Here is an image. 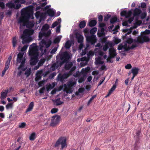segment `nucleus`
<instances>
[{
	"instance_id": "nucleus-64",
	"label": "nucleus",
	"mask_w": 150,
	"mask_h": 150,
	"mask_svg": "<svg viewBox=\"0 0 150 150\" xmlns=\"http://www.w3.org/2000/svg\"><path fill=\"white\" fill-rule=\"evenodd\" d=\"M50 5H48L46 6V7H45L44 10L46 11H47L48 9H50L49 8L50 7Z\"/></svg>"
},
{
	"instance_id": "nucleus-34",
	"label": "nucleus",
	"mask_w": 150,
	"mask_h": 150,
	"mask_svg": "<svg viewBox=\"0 0 150 150\" xmlns=\"http://www.w3.org/2000/svg\"><path fill=\"white\" fill-rule=\"evenodd\" d=\"M90 68L89 67H87L85 68H83L81 70V73L86 74H87L89 71Z\"/></svg>"
},
{
	"instance_id": "nucleus-63",
	"label": "nucleus",
	"mask_w": 150,
	"mask_h": 150,
	"mask_svg": "<svg viewBox=\"0 0 150 150\" xmlns=\"http://www.w3.org/2000/svg\"><path fill=\"white\" fill-rule=\"evenodd\" d=\"M103 17L102 15H100L98 17V20L99 21H101L103 20Z\"/></svg>"
},
{
	"instance_id": "nucleus-31",
	"label": "nucleus",
	"mask_w": 150,
	"mask_h": 150,
	"mask_svg": "<svg viewBox=\"0 0 150 150\" xmlns=\"http://www.w3.org/2000/svg\"><path fill=\"white\" fill-rule=\"evenodd\" d=\"M34 102H31L30 103V104L28 106V108L25 111V112H28L31 111L33 109V108L34 107Z\"/></svg>"
},
{
	"instance_id": "nucleus-55",
	"label": "nucleus",
	"mask_w": 150,
	"mask_h": 150,
	"mask_svg": "<svg viewBox=\"0 0 150 150\" xmlns=\"http://www.w3.org/2000/svg\"><path fill=\"white\" fill-rule=\"evenodd\" d=\"M85 80V77L84 76L80 78L78 82L79 83H81L82 82Z\"/></svg>"
},
{
	"instance_id": "nucleus-60",
	"label": "nucleus",
	"mask_w": 150,
	"mask_h": 150,
	"mask_svg": "<svg viewBox=\"0 0 150 150\" xmlns=\"http://www.w3.org/2000/svg\"><path fill=\"white\" fill-rule=\"evenodd\" d=\"M0 7H1V8L3 9L5 7L4 4L1 1H0Z\"/></svg>"
},
{
	"instance_id": "nucleus-48",
	"label": "nucleus",
	"mask_w": 150,
	"mask_h": 150,
	"mask_svg": "<svg viewBox=\"0 0 150 150\" xmlns=\"http://www.w3.org/2000/svg\"><path fill=\"white\" fill-rule=\"evenodd\" d=\"M58 110L56 108H53L52 109L51 111L52 113L53 114L57 112L58 111Z\"/></svg>"
},
{
	"instance_id": "nucleus-27",
	"label": "nucleus",
	"mask_w": 150,
	"mask_h": 150,
	"mask_svg": "<svg viewBox=\"0 0 150 150\" xmlns=\"http://www.w3.org/2000/svg\"><path fill=\"white\" fill-rule=\"evenodd\" d=\"M139 69L138 68L136 67L133 68L131 70V71H129V74L131 73L133 74V75L136 76L138 73Z\"/></svg>"
},
{
	"instance_id": "nucleus-44",
	"label": "nucleus",
	"mask_w": 150,
	"mask_h": 150,
	"mask_svg": "<svg viewBox=\"0 0 150 150\" xmlns=\"http://www.w3.org/2000/svg\"><path fill=\"white\" fill-rule=\"evenodd\" d=\"M97 30V28L94 27L91 29L90 30V33L91 34H93L96 33Z\"/></svg>"
},
{
	"instance_id": "nucleus-39",
	"label": "nucleus",
	"mask_w": 150,
	"mask_h": 150,
	"mask_svg": "<svg viewBox=\"0 0 150 150\" xmlns=\"http://www.w3.org/2000/svg\"><path fill=\"white\" fill-rule=\"evenodd\" d=\"M86 24L85 21H82L80 22L79 27L81 28H83L85 27Z\"/></svg>"
},
{
	"instance_id": "nucleus-28",
	"label": "nucleus",
	"mask_w": 150,
	"mask_h": 150,
	"mask_svg": "<svg viewBox=\"0 0 150 150\" xmlns=\"http://www.w3.org/2000/svg\"><path fill=\"white\" fill-rule=\"evenodd\" d=\"M11 58L12 57L11 56H10L8 57L7 61L6 62L5 67L4 69L7 70L8 69L9 67V66Z\"/></svg>"
},
{
	"instance_id": "nucleus-30",
	"label": "nucleus",
	"mask_w": 150,
	"mask_h": 150,
	"mask_svg": "<svg viewBox=\"0 0 150 150\" xmlns=\"http://www.w3.org/2000/svg\"><path fill=\"white\" fill-rule=\"evenodd\" d=\"M105 29L104 28H100V29H99L97 35L99 37L101 36L102 35L104 34L105 33Z\"/></svg>"
},
{
	"instance_id": "nucleus-38",
	"label": "nucleus",
	"mask_w": 150,
	"mask_h": 150,
	"mask_svg": "<svg viewBox=\"0 0 150 150\" xmlns=\"http://www.w3.org/2000/svg\"><path fill=\"white\" fill-rule=\"evenodd\" d=\"M30 73H31V69H30V68H28L26 70V71L24 73V74L25 75V76L27 77H28L30 75Z\"/></svg>"
},
{
	"instance_id": "nucleus-7",
	"label": "nucleus",
	"mask_w": 150,
	"mask_h": 150,
	"mask_svg": "<svg viewBox=\"0 0 150 150\" xmlns=\"http://www.w3.org/2000/svg\"><path fill=\"white\" fill-rule=\"evenodd\" d=\"M137 46L133 40L130 38L126 42L120 44L118 46V49L119 50L127 51L130 49L134 48Z\"/></svg>"
},
{
	"instance_id": "nucleus-29",
	"label": "nucleus",
	"mask_w": 150,
	"mask_h": 150,
	"mask_svg": "<svg viewBox=\"0 0 150 150\" xmlns=\"http://www.w3.org/2000/svg\"><path fill=\"white\" fill-rule=\"evenodd\" d=\"M61 22V19L60 18H58L57 20L53 23L51 26L52 28H54L57 25H60Z\"/></svg>"
},
{
	"instance_id": "nucleus-5",
	"label": "nucleus",
	"mask_w": 150,
	"mask_h": 150,
	"mask_svg": "<svg viewBox=\"0 0 150 150\" xmlns=\"http://www.w3.org/2000/svg\"><path fill=\"white\" fill-rule=\"evenodd\" d=\"M133 15L134 17H136L137 18L135 22L134 23V26L133 27V28H136L142 23L141 21L138 20V17H140L142 19L146 17V13L145 12L142 13L140 9L138 8H136L133 11ZM132 27H131L130 28L129 30L124 29L123 30V31L124 32H127V33L125 34V36L131 33L132 32L131 30L132 29Z\"/></svg>"
},
{
	"instance_id": "nucleus-9",
	"label": "nucleus",
	"mask_w": 150,
	"mask_h": 150,
	"mask_svg": "<svg viewBox=\"0 0 150 150\" xmlns=\"http://www.w3.org/2000/svg\"><path fill=\"white\" fill-rule=\"evenodd\" d=\"M76 37L78 42L81 43L79 47V52H81V50H83L82 52L81 53V56L84 55L86 54L87 48L89 47V45L86 44V47H84L83 44L82 43L83 40V37L79 33H76Z\"/></svg>"
},
{
	"instance_id": "nucleus-8",
	"label": "nucleus",
	"mask_w": 150,
	"mask_h": 150,
	"mask_svg": "<svg viewBox=\"0 0 150 150\" xmlns=\"http://www.w3.org/2000/svg\"><path fill=\"white\" fill-rule=\"evenodd\" d=\"M34 33V30L31 28L26 29L23 32V34L21 35L22 38V43L23 44H28L32 40L31 35Z\"/></svg>"
},
{
	"instance_id": "nucleus-17",
	"label": "nucleus",
	"mask_w": 150,
	"mask_h": 150,
	"mask_svg": "<svg viewBox=\"0 0 150 150\" xmlns=\"http://www.w3.org/2000/svg\"><path fill=\"white\" fill-rule=\"evenodd\" d=\"M67 139L65 137H63L59 138L55 144V146H58L61 145L62 149L66 148L67 146Z\"/></svg>"
},
{
	"instance_id": "nucleus-15",
	"label": "nucleus",
	"mask_w": 150,
	"mask_h": 150,
	"mask_svg": "<svg viewBox=\"0 0 150 150\" xmlns=\"http://www.w3.org/2000/svg\"><path fill=\"white\" fill-rule=\"evenodd\" d=\"M150 33V30H146L144 32L141 36L138 38L137 42L140 43H142L145 42L149 41V38L147 34Z\"/></svg>"
},
{
	"instance_id": "nucleus-12",
	"label": "nucleus",
	"mask_w": 150,
	"mask_h": 150,
	"mask_svg": "<svg viewBox=\"0 0 150 150\" xmlns=\"http://www.w3.org/2000/svg\"><path fill=\"white\" fill-rule=\"evenodd\" d=\"M97 50V49L96 48L95 50V55L98 56V57L95 59V64L97 65L103 64L104 62L103 57L104 59H106L107 58V56L105 55L103 56L104 54L103 52L101 51L97 52L96 51Z\"/></svg>"
},
{
	"instance_id": "nucleus-41",
	"label": "nucleus",
	"mask_w": 150,
	"mask_h": 150,
	"mask_svg": "<svg viewBox=\"0 0 150 150\" xmlns=\"http://www.w3.org/2000/svg\"><path fill=\"white\" fill-rule=\"evenodd\" d=\"M13 104L12 103H8L6 106V108L7 109H11L13 108Z\"/></svg>"
},
{
	"instance_id": "nucleus-32",
	"label": "nucleus",
	"mask_w": 150,
	"mask_h": 150,
	"mask_svg": "<svg viewBox=\"0 0 150 150\" xmlns=\"http://www.w3.org/2000/svg\"><path fill=\"white\" fill-rule=\"evenodd\" d=\"M72 41L70 40H67L66 42L65 45V47L67 49H69L70 47Z\"/></svg>"
},
{
	"instance_id": "nucleus-56",
	"label": "nucleus",
	"mask_w": 150,
	"mask_h": 150,
	"mask_svg": "<svg viewBox=\"0 0 150 150\" xmlns=\"http://www.w3.org/2000/svg\"><path fill=\"white\" fill-rule=\"evenodd\" d=\"M84 91V88H81L79 89L78 91L79 93H82Z\"/></svg>"
},
{
	"instance_id": "nucleus-11",
	"label": "nucleus",
	"mask_w": 150,
	"mask_h": 150,
	"mask_svg": "<svg viewBox=\"0 0 150 150\" xmlns=\"http://www.w3.org/2000/svg\"><path fill=\"white\" fill-rule=\"evenodd\" d=\"M46 13L42 11H37L35 13V16L37 19L35 25V29H37L39 25H37L39 24L42 21H44L46 18Z\"/></svg>"
},
{
	"instance_id": "nucleus-59",
	"label": "nucleus",
	"mask_w": 150,
	"mask_h": 150,
	"mask_svg": "<svg viewBox=\"0 0 150 150\" xmlns=\"http://www.w3.org/2000/svg\"><path fill=\"white\" fill-rule=\"evenodd\" d=\"M99 73V72L97 71H93L92 72V75H97Z\"/></svg>"
},
{
	"instance_id": "nucleus-2",
	"label": "nucleus",
	"mask_w": 150,
	"mask_h": 150,
	"mask_svg": "<svg viewBox=\"0 0 150 150\" xmlns=\"http://www.w3.org/2000/svg\"><path fill=\"white\" fill-rule=\"evenodd\" d=\"M33 9V6H30L21 10V16L18 21L21 30L23 29L25 26L27 28H31L34 26V22L29 20L32 15Z\"/></svg>"
},
{
	"instance_id": "nucleus-1",
	"label": "nucleus",
	"mask_w": 150,
	"mask_h": 150,
	"mask_svg": "<svg viewBox=\"0 0 150 150\" xmlns=\"http://www.w3.org/2000/svg\"><path fill=\"white\" fill-rule=\"evenodd\" d=\"M49 26L47 24H45L42 27L41 31L39 33V40L43 39L39 43V47L40 50L41 51L42 55L44 54L45 56V59H41L38 63V66L35 67L34 69H37L40 66L43 64L46 59L48 60L51 57V55H48L49 53V51H47L45 47H48L51 44L50 40L47 39V37L50 35L51 34L50 30H49L47 33L45 31H47L49 28Z\"/></svg>"
},
{
	"instance_id": "nucleus-20",
	"label": "nucleus",
	"mask_w": 150,
	"mask_h": 150,
	"mask_svg": "<svg viewBox=\"0 0 150 150\" xmlns=\"http://www.w3.org/2000/svg\"><path fill=\"white\" fill-rule=\"evenodd\" d=\"M60 120V117L59 116H55L52 117L51 119L50 125L54 126L58 124Z\"/></svg>"
},
{
	"instance_id": "nucleus-40",
	"label": "nucleus",
	"mask_w": 150,
	"mask_h": 150,
	"mask_svg": "<svg viewBox=\"0 0 150 150\" xmlns=\"http://www.w3.org/2000/svg\"><path fill=\"white\" fill-rule=\"evenodd\" d=\"M62 36H58L54 40V42L55 43H58L59 42Z\"/></svg>"
},
{
	"instance_id": "nucleus-47",
	"label": "nucleus",
	"mask_w": 150,
	"mask_h": 150,
	"mask_svg": "<svg viewBox=\"0 0 150 150\" xmlns=\"http://www.w3.org/2000/svg\"><path fill=\"white\" fill-rule=\"evenodd\" d=\"M116 88V85L115 84L112 87L110 90V93H112L113 91L115 90Z\"/></svg>"
},
{
	"instance_id": "nucleus-21",
	"label": "nucleus",
	"mask_w": 150,
	"mask_h": 150,
	"mask_svg": "<svg viewBox=\"0 0 150 150\" xmlns=\"http://www.w3.org/2000/svg\"><path fill=\"white\" fill-rule=\"evenodd\" d=\"M132 11L130 10L127 11L125 10L122 11L120 13V15L121 16H125L126 18H129L132 15Z\"/></svg>"
},
{
	"instance_id": "nucleus-25",
	"label": "nucleus",
	"mask_w": 150,
	"mask_h": 150,
	"mask_svg": "<svg viewBox=\"0 0 150 150\" xmlns=\"http://www.w3.org/2000/svg\"><path fill=\"white\" fill-rule=\"evenodd\" d=\"M56 83H48L46 85V88L47 91H49L50 90L54 87Z\"/></svg>"
},
{
	"instance_id": "nucleus-50",
	"label": "nucleus",
	"mask_w": 150,
	"mask_h": 150,
	"mask_svg": "<svg viewBox=\"0 0 150 150\" xmlns=\"http://www.w3.org/2000/svg\"><path fill=\"white\" fill-rule=\"evenodd\" d=\"M57 47H54V48L52 49L51 52L50 53L51 54H54L55 53V52L57 51Z\"/></svg>"
},
{
	"instance_id": "nucleus-54",
	"label": "nucleus",
	"mask_w": 150,
	"mask_h": 150,
	"mask_svg": "<svg viewBox=\"0 0 150 150\" xmlns=\"http://www.w3.org/2000/svg\"><path fill=\"white\" fill-rule=\"evenodd\" d=\"M132 66L131 64H127L126 65L125 67V68L126 69H129L132 68Z\"/></svg>"
},
{
	"instance_id": "nucleus-57",
	"label": "nucleus",
	"mask_w": 150,
	"mask_h": 150,
	"mask_svg": "<svg viewBox=\"0 0 150 150\" xmlns=\"http://www.w3.org/2000/svg\"><path fill=\"white\" fill-rule=\"evenodd\" d=\"M105 24L103 23H100L99 24V27L100 28H104L105 26Z\"/></svg>"
},
{
	"instance_id": "nucleus-45",
	"label": "nucleus",
	"mask_w": 150,
	"mask_h": 150,
	"mask_svg": "<svg viewBox=\"0 0 150 150\" xmlns=\"http://www.w3.org/2000/svg\"><path fill=\"white\" fill-rule=\"evenodd\" d=\"M117 20V18L116 17L114 16L112 17L110 20V22L111 23H113L116 22Z\"/></svg>"
},
{
	"instance_id": "nucleus-22",
	"label": "nucleus",
	"mask_w": 150,
	"mask_h": 150,
	"mask_svg": "<svg viewBox=\"0 0 150 150\" xmlns=\"http://www.w3.org/2000/svg\"><path fill=\"white\" fill-rule=\"evenodd\" d=\"M116 50L113 47V46L109 49V56L110 58H112L116 55Z\"/></svg>"
},
{
	"instance_id": "nucleus-4",
	"label": "nucleus",
	"mask_w": 150,
	"mask_h": 150,
	"mask_svg": "<svg viewBox=\"0 0 150 150\" xmlns=\"http://www.w3.org/2000/svg\"><path fill=\"white\" fill-rule=\"evenodd\" d=\"M28 54L30 58V64L32 65H35L38 61L39 55L38 47L36 44L33 43L30 45Z\"/></svg>"
},
{
	"instance_id": "nucleus-43",
	"label": "nucleus",
	"mask_w": 150,
	"mask_h": 150,
	"mask_svg": "<svg viewBox=\"0 0 150 150\" xmlns=\"http://www.w3.org/2000/svg\"><path fill=\"white\" fill-rule=\"evenodd\" d=\"M12 42L13 47H15L16 46L17 42L16 38L15 37H14L13 38Z\"/></svg>"
},
{
	"instance_id": "nucleus-49",
	"label": "nucleus",
	"mask_w": 150,
	"mask_h": 150,
	"mask_svg": "<svg viewBox=\"0 0 150 150\" xmlns=\"http://www.w3.org/2000/svg\"><path fill=\"white\" fill-rule=\"evenodd\" d=\"M96 97V95H94L89 100L88 103V105H89L91 102Z\"/></svg>"
},
{
	"instance_id": "nucleus-53",
	"label": "nucleus",
	"mask_w": 150,
	"mask_h": 150,
	"mask_svg": "<svg viewBox=\"0 0 150 150\" xmlns=\"http://www.w3.org/2000/svg\"><path fill=\"white\" fill-rule=\"evenodd\" d=\"M11 98L12 101H13L14 102H16L18 100V98L16 97L12 96L11 97Z\"/></svg>"
},
{
	"instance_id": "nucleus-23",
	"label": "nucleus",
	"mask_w": 150,
	"mask_h": 150,
	"mask_svg": "<svg viewBox=\"0 0 150 150\" xmlns=\"http://www.w3.org/2000/svg\"><path fill=\"white\" fill-rule=\"evenodd\" d=\"M42 74V70L38 71L36 74V77L35 78V80L36 81H39L41 79Z\"/></svg>"
},
{
	"instance_id": "nucleus-51",
	"label": "nucleus",
	"mask_w": 150,
	"mask_h": 150,
	"mask_svg": "<svg viewBox=\"0 0 150 150\" xmlns=\"http://www.w3.org/2000/svg\"><path fill=\"white\" fill-rule=\"evenodd\" d=\"M111 17V16L109 14H107L105 16L104 20L105 21H108L109 18Z\"/></svg>"
},
{
	"instance_id": "nucleus-33",
	"label": "nucleus",
	"mask_w": 150,
	"mask_h": 150,
	"mask_svg": "<svg viewBox=\"0 0 150 150\" xmlns=\"http://www.w3.org/2000/svg\"><path fill=\"white\" fill-rule=\"evenodd\" d=\"M8 90H5L4 91H3L1 93V98L2 99H4L5 98L8 93Z\"/></svg>"
},
{
	"instance_id": "nucleus-26",
	"label": "nucleus",
	"mask_w": 150,
	"mask_h": 150,
	"mask_svg": "<svg viewBox=\"0 0 150 150\" xmlns=\"http://www.w3.org/2000/svg\"><path fill=\"white\" fill-rule=\"evenodd\" d=\"M46 11L49 15L51 17L54 16L55 12V10L53 8L49 9Z\"/></svg>"
},
{
	"instance_id": "nucleus-18",
	"label": "nucleus",
	"mask_w": 150,
	"mask_h": 150,
	"mask_svg": "<svg viewBox=\"0 0 150 150\" xmlns=\"http://www.w3.org/2000/svg\"><path fill=\"white\" fill-rule=\"evenodd\" d=\"M100 41L102 43H105V45L103 47V50L104 51H106L108 49V47L110 48L113 46V44L111 42L107 41L105 38L100 39Z\"/></svg>"
},
{
	"instance_id": "nucleus-16",
	"label": "nucleus",
	"mask_w": 150,
	"mask_h": 150,
	"mask_svg": "<svg viewBox=\"0 0 150 150\" xmlns=\"http://www.w3.org/2000/svg\"><path fill=\"white\" fill-rule=\"evenodd\" d=\"M76 69V67L73 66L70 69L69 72L68 73H65L62 75L59 74L58 76L57 80L61 82H63L65 79H66L69 77L70 75L72 74V72Z\"/></svg>"
},
{
	"instance_id": "nucleus-42",
	"label": "nucleus",
	"mask_w": 150,
	"mask_h": 150,
	"mask_svg": "<svg viewBox=\"0 0 150 150\" xmlns=\"http://www.w3.org/2000/svg\"><path fill=\"white\" fill-rule=\"evenodd\" d=\"M36 138L35 134V133H32L29 137L30 140H33Z\"/></svg>"
},
{
	"instance_id": "nucleus-37",
	"label": "nucleus",
	"mask_w": 150,
	"mask_h": 150,
	"mask_svg": "<svg viewBox=\"0 0 150 150\" xmlns=\"http://www.w3.org/2000/svg\"><path fill=\"white\" fill-rule=\"evenodd\" d=\"M56 105H59L63 103V102L60 100V99H58L54 100Z\"/></svg>"
},
{
	"instance_id": "nucleus-14",
	"label": "nucleus",
	"mask_w": 150,
	"mask_h": 150,
	"mask_svg": "<svg viewBox=\"0 0 150 150\" xmlns=\"http://www.w3.org/2000/svg\"><path fill=\"white\" fill-rule=\"evenodd\" d=\"M25 3V0H16L14 3L12 2L8 3L6 4V6L9 8H14L18 9L21 6L20 4H24Z\"/></svg>"
},
{
	"instance_id": "nucleus-35",
	"label": "nucleus",
	"mask_w": 150,
	"mask_h": 150,
	"mask_svg": "<svg viewBox=\"0 0 150 150\" xmlns=\"http://www.w3.org/2000/svg\"><path fill=\"white\" fill-rule=\"evenodd\" d=\"M96 23L97 22L96 20H91L89 22V25L91 27L93 26L96 25Z\"/></svg>"
},
{
	"instance_id": "nucleus-24",
	"label": "nucleus",
	"mask_w": 150,
	"mask_h": 150,
	"mask_svg": "<svg viewBox=\"0 0 150 150\" xmlns=\"http://www.w3.org/2000/svg\"><path fill=\"white\" fill-rule=\"evenodd\" d=\"M133 17L130 18L129 20L127 21H125L123 22L122 23V25L124 26H129L131 23V22L133 21Z\"/></svg>"
},
{
	"instance_id": "nucleus-58",
	"label": "nucleus",
	"mask_w": 150,
	"mask_h": 150,
	"mask_svg": "<svg viewBox=\"0 0 150 150\" xmlns=\"http://www.w3.org/2000/svg\"><path fill=\"white\" fill-rule=\"evenodd\" d=\"M60 25H59L57 27L56 29V32L57 33H59L60 32Z\"/></svg>"
},
{
	"instance_id": "nucleus-6",
	"label": "nucleus",
	"mask_w": 150,
	"mask_h": 150,
	"mask_svg": "<svg viewBox=\"0 0 150 150\" xmlns=\"http://www.w3.org/2000/svg\"><path fill=\"white\" fill-rule=\"evenodd\" d=\"M70 57L69 54L67 52L59 53L57 57L56 62L53 64L51 67V70L54 71L59 67L63 64L67 62Z\"/></svg>"
},
{
	"instance_id": "nucleus-36",
	"label": "nucleus",
	"mask_w": 150,
	"mask_h": 150,
	"mask_svg": "<svg viewBox=\"0 0 150 150\" xmlns=\"http://www.w3.org/2000/svg\"><path fill=\"white\" fill-rule=\"evenodd\" d=\"M72 66V64L71 62L67 63L65 65V68L66 69H69Z\"/></svg>"
},
{
	"instance_id": "nucleus-46",
	"label": "nucleus",
	"mask_w": 150,
	"mask_h": 150,
	"mask_svg": "<svg viewBox=\"0 0 150 150\" xmlns=\"http://www.w3.org/2000/svg\"><path fill=\"white\" fill-rule=\"evenodd\" d=\"M114 41L115 44H117L121 41L120 39H119L117 37H114Z\"/></svg>"
},
{
	"instance_id": "nucleus-62",
	"label": "nucleus",
	"mask_w": 150,
	"mask_h": 150,
	"mask_svg": "<svg viewBox=\"0 0 150 150\" xmlns=\"http://www.w3.org/2000/svg\"><path fill=\"white\" fill-rule=\"evenodd\" d=\"M45 90V88L43 87L41 88L39 91V93H44V91Z\"/></svg>"
},
{
	"instance_id": "nucleus-61",
	"label": "nucleus",
	"mask_w": 150,
	"mask_h": 150,
	"mask_svg": "<svg viewBox=\"0 0 150 150\" xmlns=\"http://www.w3.org/2000/svg\"><path fill=\"white\" fill-rule=\"evenodd\" d=\"M141 6L142 8H145L146 7V4L144 3H141Z\"/></svg>"
},
{
	"instance_id": "nucleus-3",
	"label": "nucleus",
	"mask_w": 150,
	"mask_h": 150,
	"mask_svg": "<svg viewBox=\"0 0 150 150\" xmlns=\"http://www.w3.org/2000/svg\"><path fill=\"white\" fill-rule=\"evenodd\" d=\"M28 46V45H24L21 48V52L18 54L17 59V63L21 64L18 68V71L17 74L18 76H21L23 75L24 71L27 68V67H25L24 65L26 60V57L24 54L25 51L26 50Z\"/></svg>"
},
{
	"instance_id": "nucleus-52",
	"label": "nucleus",
	"mask_w": 150,
	"mask_h": 150,
	"mask_svg": "<svg viewBox=\"0 0 150 150\" xmlns=\"http://www.w3.org/2000/svg\"><path fill=\"white\" fill-rule=\"evenodd\" d=\"M26 125L25 123L24 122H23L19 124V127L21 128H23Z\"/></svg>"
},
{
	"instance_id": "nucleus-19",
	"label": "nucleus",
	"mask_w": 150,
	"mask_h": 150,
	"mask_svg": "<svg viewBox=\"0 0 150 150\" xmlns=\"http://www.w3.org/2000/svg\"><path fill=\"white\" fill-rule=\"evenodd\" d=\"M85 36L86 38L87 42L90 43L92 45H94L97 41V39L95 35H92L90 36H87L86 34Z\"/></svg>"
},
{
	"instance_id": "nucleus-10",
	"label": "nucleus",
	"mask_w": 150,
	"mask_h": 150,
	"mask_svg": "<svg viewBox=\"0 0 150 150\" xmlns=\"http://www.w3.org/2000/svg\"><path fill=\"white\" fill-rule=\"evenodd\" d=\"M76 81L74 80H72L69 82L67 85L64 84L62 86L59 87V89L58 91H59L63 89L64 91L66 92L67 93H71L72 91V87L76 85Z\"/></svg>"
},
{
	"instance_id": "nucleus-13",
	"label": "nucleus",
	"mask_w": 150,
	"mask_h": 150,
	"mask_svg": "<svg viewBox=\"0 0 150 150\" xmlns=\"http://www.w3.org/2000/svg\"><path fill=\"white\" fill-rule=\"evenodd\" d=\"M94 52L90 51L87 54L88 57H84L81 58H78L77 61L78 62L81 61V67H83L86 65L89 61V58L91 57L94 55Z\"/></svg>"
}]
</instances>
